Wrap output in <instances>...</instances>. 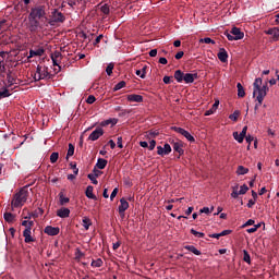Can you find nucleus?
Instances as JSON below:
<instances>
[{"label": "nucleus", "instance_id": "f257e3e1", "mask_svg": "<svg viewBox=\"0 0 279 279\" xmlns=\"http://www.w3.org/2000/svg\"><path fill=\"white\" fill-rule=\"evenodd\" d=\"M267 85H263V78L257 77L253 83V97H256L258 106H263L265 97H267Z\"/></svg>", "mask_w": 279, "mask_h": 279}, {"label": "nucleus", "instance_id": "f03ea898", "mask_svg": "<svg viewBox=\"0 0 279 279\" xmlns=\"http://www.w3.org/2000/svg\"><path fill=\"white\" fill-rule=\"evenodd\" d=\"M31 192L32 190H29V186H24L17 193H15L11 202L12 208H23L29 197Z\"/></svg>", "mask_w": 279, "mask_h": 279}, {"label": "nucleus", "instance_id": "7ed1b4c3", "mask_svg": "<svg viewBox=\"0 0 279 279\" xmlns=\"http://www.w3.org/2000/svg\"><path fill=\"white\" fill-rule=\"evenodd\" d=\"M197 73L191 74L182 72L181 70H177L174 72V80L178 82V84H182V82H185V84H193L195 80H197Z\"/></svg>", "mask_w": 279, "mask_h": 279}, {"label": "nucleus", "instance_id": "20e7f679", "mask_svg": "<svg viewBox=\"0 0 279 279\" xmlns=\"http://www.w3.org/2000/svg\"><path fill=\"white\" fill-rule=\"evenodd\" d=\"M35 82H40V80H51V73H49V68L45 65H37L36 73L34 74Z\"/></svg>", "mask_w": 279, "mask_h": 279}, {"label": "nucleus", "instance_id": "39448f33", "mask_svg": "<svg viewBox=\"0 0 279 279\" xmlns=\"http://www.w3.org/2000/svg\"><path fill=\"white\" fill-rule=\"evenodd\" d=\"M22 226L26 228L23 231V236L25 243H34V238H32V228H34V221L33 220H24L22 221Z\"/></svg>", "mask_w": 279, "mask_h": 279}, {"label": "nucleus", "instance_id": "423d86ee", "mask_svg": "<svg viewBox=\"0 0 279 279\" xmlns=\"http://www.w3.org/2000/svg\"><path fill=\"white\" fill-rule=\"evenodd\" d=\"M66 21V16H64V13L60 12L58 9H53L51 11L49 25H58V23H64Z\"/></svg>", "mask_w": 279, "mask_h": 279}, {"label": "nucleus", "instance_id": "0eeeda50", "mask_svg": "<svg viewBox=\"0 0 279 279\" xmlns=\"http://www.w3.org/2000/svg\"><path fill=\"white\" fill-rule=\"evenodd\" d=\"M225 36L228 40H243L245 33L241 32V28L234 26L231 28V32H225Z\"/></svg>", "mask_w": 279, "mask_h": 279}, {"label": "nucleus", "instance_id": "6e6552de", "mask_svg": "<svg viewBox=\"0 0 279 279\" xmlns=\"http://www.w3.org/2000/svg\"><path fill=\"white\" fill-rule=\"evenodd\" d=\"M46 14H47V12L45 11V5H37V7L31 9L28 16L31 19L40 21V19H45Z\"/></svg>", "mask_w": 279, "mask_h": 279}, {"label": "nucleus", "instance_id": "1a4fd4ad", "mask_svg": "<svg viewBox=\"0 0 279 279\" xmlns=\"http://www.w3.org/2000/svg\"><path fill=\"white\" fill-rule=\"evenodd\" d=\"M172 130L174 132H178V134H181V136H184V138H186V141H189L190 143H195V137L191 135L189 131L179 126H172Z\"/></svg>", "mask_w": 279, "mask_h": 279}, {"label": "nucleus", "instance_id": "9d476101", "mask_svg": "<svg viewBox=\"0 0 279 279\" xmlns=\"http://www.w3.org/2000/svg\"><path fill=\"white\" fill-rule=\"evenodd\" d=\"M28 29L29 32L36 34L40 29V20L28 16Z\"/></svg>", "mask_w": 279, "mask_h": 279}, {"label": "nucleus", "instance_id": "9b49d317", "mask_svg": "<svg viewBox=\"0 0 279 279\" xmlns=\"http://www.w3.org/2000/svg\"><path fill=\"white\" fill-rule=\"evenodd\" d=\"M45 234H48V236H58L60 234V227H51L47 226L44 229Z\"/></svg>", "mask_w": 279, "mask_h": 279}, {"label": "nucleus", "instance_id": "f8f14e48", "mask_svg": "<svg viewBox=\"0 0 279 279\" xmlns=\"http://www.w3.org/2000/svg\"><path fill=\"white\" fill-rule=\"evenodd\" d=\"M157 154L158 156H169L171 154V145L165 144L162 146H157Z\"/></svg>", "mask_w": 279, "mask_h": 279}, {"label": "nucleus", "instance_id": "ddd939ff", "mask_svg": "<svg viewBox=\"0 0 279 279\" xmlns=\"http://www.w3.org/2000/svg\"><path fill=\"white\" fill-rule=\"evenodd\" d=\"M100 136H104V129L97 128L89 134L88 138L89 141H98Z\"/></svg>", "mask_w": 279, "mask_h": 279}, {"label": "nucleus", "instance_id": "4468645a", "mask_svg": "<svg viewBox=\"0 0 279 279\" xmlns=\"http://www.w3.org/2000/svg\"><path fill=\"white\" fill-rule=\"evenodd\" d=\"M128 101L135 102V104H143V96L138 94H131L126 96Z\"/></svg>", "mask_w": 279, "mask_h": 279}, {"label": "nucleus", "instance_id": "2eb2a0df", "mask_svg": "<svg viewBox=\"0 0 279 279\" xmlns=\"http://www.w3.org/2000/svg\"><path fill=\"white\" fill-rule=\"evenodd\" d=\"M45 53V48H37L35 50H29V56L27 57V59L29 60L31 58H36V57H40Z\"/></svg>", "mask_w": 279, "mask_h": 279}, {"label": "nucleus", "instance_id": "dca6fc26", "mask_svg": "<svg viewBox=\"0 0 279 279\" xmlns=\"http://www.w3.org/2000/svg\"><path fill=\"white\" fill-rule=\"evenodd\" d=\"M266 34L272 36L275 40H279V27L269 28Z\"/></svg>", "mask_w": 279, "mask_h": 279}, {"label": "nucleus", "instance_id": "f3484780", "mask_svg": "<svg viewBox=\"0 0 279 279\" xmlns=\"http://www.w3.org/2000/svg\"><path fill=\"white\" fill-rule=\"evenodd\" d=\"M218 59L220 62H228V51H226V48H220Z\"/></svg>", "mask_w": 279, "mask_h": 279}, {"label": "nucleus", "instance_id": "a211bd4d", "mask_svg": "<svg viewBox=\"0 0 279 279\" xmlns=\"http://www.w3.org/2000/svg\"><path fill=\"white\" fill-rule=\"evenodd\" d=\"M184 250H187V252H192V254H195V256H202V251L197 250V247L193 245H185Z\"/></svg>", "mask_w": 279, "mask_h": 279}, {"label": "nucleus", "instance_id": "6ab92c4d", "mask_svg": "<svg viewBox=\"0 0 279 279\" xmlns=\"http://www.w3.org/2000/svg\"><path fill=\"white\" fill-rule=\"evenodd\" d=\"M172 147L177 151V154H179V156H182L184 154V149L182 148V144L180 142H174Z\"/></svg>", "mask_w": 279, "mask_h": 279}, {"label": "nucleus", "instance_id": "aec40b11", "mask_svg": "<svg viewBox=\"0 0 279 279\" xmlns=\"http://www.w3.org/2000/svg\"><path fill=\"white\" fill-rule=\"evenodd\" d=\"M93 191H94L93 185H88V186L86 187L85 195H86V197H88V199H97V197L95 196V194H93Z\"/></svg>", "mask_w": 279, "mask_h": 279}, {"label": "nucleus", "instance_id": "412c9836", "mask_svg": "<svg viewBox=\"0 0 279 279\" xmlns=\"http://www.w3.org/2000/svg\"><path fill=\"white\" fill-rule=\"evenodd\" d=\"M82 226L85 228V230H90V226H93V221L88 217H83Z\"/></svg>", "mask_w": 279, "mask_h": 279}, {"label": "nucleus", "instance_id": "4be33fe9", "mask_svg": "<svg viewBox=\"0 0 279 279\" xmlns=\"http://www.w3.org/2000/svg\"><path fill=\"white\" fill-rule=\"evenodd\" d=\"M107 165H108V160H106L104 158H98V160L96 162L97 169H106Z\"/></svg>", "mask_w": 279, "mask_h": 279}, {"label": "nucleus", "instance_id": "5701e85b", "mask_svg": "<svg viewBox=\"0 0 279 279\" xmlns=\"http://www.w3.org/2000/svg\"><path fill=\"white\" fill-rule=\"evenodd\" d=\"M130 208V203L125 198L120 199L119 210H128Z\"/></svg>", "mask_w": 279, "mask_h": 279}, {"label": "nucleus", "instance_id": "b1692460", "mask_svg": "<svg viewBox=\"0 0 279 279\" xmlns=\"http://www.w3.org/2000/svg\"><path fill=\"white\" fill-rule=\"evenodd\" d=\"M250 173V169L243 167V166H239L236 169V175H245Z\"/></svg>", "mask_w": 279, "mask_h": 279}, {"label": "nucleus", "instance_id": "393cba45", "mask_svg": "<svg viewBox=\"0 0 279 279\" xmlns=\"http://www.w3.org/2000/svg\"><path fill=\"white\" fill-rule=\"evenodd\" d=\"M238 88V97L243 98L245 97V88H243V85L241 83L236 84Z\"/></svg>", "mask_w": 279, "mask_h": 279}, {"label": "nucleus", "instance_id": "a878e982", "mask_svg": "<svg viewBox=\"0 0 279 279\" xmlns=\"http://www.w3.org/2000/svg\"><path fill=\"white\" fill-rule=\"evenodd\" d=\"M71 215V210H58L57 217H61V219H66Z\"/></svg>", "mask_w": 279, "mask_h": 279}, {"label": "nucleus", "instance_id": "bb28decb", "mask_svg": "<svg viewBox=\"0 0 279 279\" xmlns=\"http://www.w3.org/2000/svg\"><path fill=\"white\" fill-rule=\"evenodd\" d=\"M191 234H193V236H195L196 239H204V236H206V234L204 232H198L195 229H191L190 230Z\"/></svg>", "mask_w": 279, "mask_h": 279}, {"label": "nucleus", "instance_id": "cd10ccee", "mask_svg": "<svg viewBox=\"0 0 279 279\" xmlns=\"http://www.w3.org/2000/svg\"><path fill=\"white\" fill-rule=\"evenodd\" d=\"M3 217L4 221H7L8 223H12V221H14V215H12V213L5 211Z\"/></svg>", "mask_w": 279, "mask_h": 279}, {"label": "nucleus", "instance_id": "c85d7f7f", "mask_svg": "<svg viewBox=\"0 0 279 279\" xmlns=\"http://www.w3.org/2000/svg\"><path fill=\"white\" fill-rule=\"evenodd\" d=\"M36 217H38V215L35 213H28L27 215L23 214V219H25V221H32V219H36Z\"/></svg>", "mask_w": 279, "mask_h": 279}, {"label": "nucleus", "instance_id": "c756f323", "mask_svg": "<svg viewBox=\"0 0 279 279\" xmlns=\"http://www.w3.org/2000/svg\"><path fill=\"white\" fill-rule=\"evenodd\" d=\"M100 5V12L108 16L110 14V7L108 4H99Z\"/></svg>", "mask_w": 279, "mask_h": 279}, {"label": "nucleus", "instance_id": "7c9ffc66", "mask_svg": "<svg viewBox=\"0 0 279 279\" xmlns=\"http://www.w3.org/2000/svg\"><path fill=\"white\" fill-rule=\"evenodd\" d=\"M243 260L244 263H247V265H252V258L246 250L243 251Z\"/></svg>", "mask_w": 279, "mask_h": 279}, {"label": "nucleus", "instance_id": "2f4dec72", "mask_svg": "<svg viewBox=\"0 0 279 279\" xmlns=\"http://www.w3.org/2000/svg\"><path fill=\"white\" fill-rule=\"evenodd\" d=\"M233 138L238 143H243V141L245 140V137L242 136L241 133H239V132H233Z\"/></svg>", "mask_w": 279, "mask_h": 279}, {"label": "nucleus", "instance_id": "473e14b6", "mask_svg": "<svg viewBox=\"0 0 279 279\" xmlns=\"http://www.w3.org/2000/svg\"><path fill=\"white\" fill-rule=\"evenodd\" d=\"M73 154H75V146H73V144H69L66 160H69V158H71V156H73Z\"/></svg>", "mask_w": 279, "mask_h": 279}, {"label": "nucleus", "instance_id": "72a5a7b5", "mask_svg": "<svg viewBox=\"0 0 279 279\" xmlns=\"http://www.w3.org/2000/svg\"><path fill=\"white\" fill-rule=\"evenodd\" d=\"M232 190L233 191L231 193V197H233V199H236V197H239V195H241L239 192V185L233 186Z\"/></svg>", "mask_w": 279, "mask_h": 279}, {"label": "nucleus", "instance_id": "f704fd0d", "mask_svg": "<svg viewBox=\"0 0 279 279\" xmlns=\"http://www.w3.org/2000/svg\"><path fill=\"white\" fill-rule=\"evenodd\" d=\"M121 88H125V81H121L118 84H116L113 90L114 93H117V90H121Z\"/></svg>", "mask_w": 279, "mask_h": 279}, {"label": "nucleus", "instance_id": "c9c22d12", "mask_svg": "<svg viewBox=\"0 0 279 279\" xmlns=\"http://www.w3.org/2000/svg\"><path fill=\"white\" fill-rule=\"evenodd\" d=\"M199 43H205V45H215V40L210 37H205V38H202L199 39Z\"/></svg>", "mask_w": 279, "mask_h": 279}, {"label": "nucleus", "instance_id": "e433bc0d", "mask_svg": "<svg viewBox=\"0 0 279 279\" xmlns=\"http://www.w3.org/2000/svg\"><path fill=\"white\" fill-rule=\"evenodd\" d=\"M88 180H90L92 183L94 184H99V182L97 181V178H98V174H93V173H89L87 175Z\"/></svg>", "mask_w": 279, "mask_h": 279}, {"label": "nucleus", "instance_id": "4c0bfd02", "mask_svg": "<svg viewBox=\"0 0 279 279\" xmlns=\"http://www.w3.org/2000/svg\"><path fill=\"white\" fill-rule=\"evenodd\" d=\"M145 70H146V66H144L142 70H136L135 75H137L142 80H145Z\"/></svg>", "mask_w": 279, "mask_h": 279}, {"label": "nucleus", "instance_id": "58836bf2", "mask_svg": "<svg viewBox=\"0 0 279 279\" xmlns=\"http://www.w3.org/2000/svg\"><path fill=\"white\" fill-rule=\"evenodd\" d=\"M102 265L104 260L101 258L92 262V267H102Z\"/></svg>", "mask_w": 279, "mask_h": 279}, {"label": "nucleus", "instance_id": "ea45409f", "mask_svg": "<svg viewBox=\"0 0 279 279\" xmlns=\"http://www.w3.org/2000/svg\"><path fill=\"white\" fill-rule=\"evenodd\" d=\"M5 97H10V90H8V88L0 90V98L3 99Z\"/></svg>", "mask_w": 279, "mask_h": 279}, {"label": "nucleus", "instance_id": "a19ab883", "mask_svg": "<svg viewBox=\"0 0 279 279\" xmlns=\"http://www.w3.org/2000/svg\"><path fill=\"white\" fill-rule=\"evenodd\" d=\"M58 158H59V154H58V153H52V154L50 155V162H51L52 165H54V162H58Z\"/></svg>", "mask_w": 279, "mask_h": 279}, {"label": "nucleus", "instance_id": "79ce46f5", "mask_svg": "<svg viewBox=\"0 0 279 279\" xmlns=\"http://www.w3.org/2000/svg\"><path fill=\"white\" fill-rule=\"evenodd\" d=\"M160 134L159 130H150L148 131V136H150L151 138H156V136H158Z\"/></svg>", "mask_w": 279, "mask_h": 279}, {"label": "nucleus", "instance_id": "37998d69", "mask_svg": "<svg viewBox=\"0 0 279 279\" xmlns=\"http://www.w3.org/2000/svg\"><path fill=\"white\" fill-rule=\"evenodd\" d=\"M247 191H250V187H247L246 184L241 185V187L239 190L240 195H245V193H247Z\"/></svg>", "mask_w": 279, "mask_h": 279}, {"label": "nucleus", "instance_id": "c03bdc74", "mask_svg": "<svg viewBox=\"0 0 279 279\" xmlns=\"http://www.w3.org/2000/svg\"><path fill=\"white\" fill-rule=\"evenodd\" d=\"M60 204H69V197L64 196L63 193H60Z\"/></svg>", "mask_w": 279, "mask_h": 279}, {"label": "nucleus", "instance_id": "a18cd8bd", "mask_svg": "<svg viewBox=\"0 0 279 279\" xmlns=\"http://www.w3.org/2000/svg\"><path fill=\"white\" fill-rule=\"evenodd\" d=\"M113 69H114V64L110 63V64L106 68V73H107V75H112Z\"/></svg>", "mask_w": 279, "mask_h": 279}, {"label": "nucleus", "instance_id": "49530a36", "mask_svg": "<svg viewBox=\"0 0 279 279\" xmlns=\"http://www.w3.org/2000/svg\"><path fill=\"white\" fill-rule=\"evenodd\" d=\"M70 167L73 169V173H75V175H77L80 173V169L77 168V163H70Z\"/></svg>", "mask_w": 279, "mask_h": 279}, {"label": "nucleus", "instance_id": "de8ad7c7", "mask_svg": "<svg viewBox=\"0 0 279 279\" xmlns=\"http://www.w3.org/2000/svg\"><path fill=\"white\" fill-rule=\"evenodd\" d=\"M95 101H97V98H95V96L93 95H89L86 99V104H89V105L95 104Z\"/></svg>", "mask_w": 279, "mask_h": 279}, {"label": "nucleus", "instance_id": "09e8293b", "mask_svg": "<svg viewBox=\"0 0 279 279\" xmlns=\"http://www.w3.org/2000/svg\"><path fill=\"white\" fill-rule=\"evenodd\" d=\"M60 58H62V53H60V51H54V52L51 54V59L60 60Z\"/></svg>", "mask_w": 279, "mask_h": 279}, {"label": "nucleus", "instance_id": "8fccbe9b", "mask_svg": "<svg viewBox=\"0 0 279 279\" xmlns=\"http://www.w3.org/2000/svg\"><path fill=\"white\" fill-rule=\"evenodd\" d=\"M118 193H119V187H114L111 195H110V201L111 202L117 197Z\"/></svg>", "mask_w": 279, "mask_h": 279}, {"label": "nucleus", "instance_id": "3c124183", "mask_svg": "<svg viewBox=\"0 0 279 279\" xmlns=\"http://www.w3.org/2000/svg\"><path fill=\"white\" fill-rule=\"evenodd\" d=\"M239 111H234L232 114L229 116V119H231V121H236V119H239Z\"/></svg>", "mask_w": 279, "mask_h": 279}, {"label": "nucleus", "instance_id": "603ef678", "mask_svg": "<svg viewBox=\"0 0 279 279\" xmlns=\"http://www.w3.org/2000/svg\"><path fill=\"white\" fill-rule=\"evenodd\" d=\"M245 141L246 143H248L247 149H250V145H252V141H254V137L252 135H246Z\"/></svg>", "mask_w": 279, "mask_h": 279}, {"label": "nucleus", "instance_id": "864d4df0", "mask_svg": "<svg viewBox=\"0 0 279 279\" xmlns=\"http://www.w3.org/2000/svg\"><path fill=\"white\" fill-rule=\"evenodd\" d=\"M148 149H149L150 151H153V149H156V142H155L154 140H151V141L149 142Z\"/></svg>", "mask_w": 279, "mask_h": 279}, {"label": "nucleus", "instance_id": "5fc2aeb1", "mask_svg": "<svg viewBox=\"0 0 279 279\" xmlns=\"http://www.w3.org/2000/svg\"><path fill=\"white\" fill-rule=\"evenodd\" d=\"M255 221L253 219H248L243 226L242 228H247V226H254Z\"/></svg>", "mask_w": 279, "mask_h": 279}, {"label": "nucleus", "instance_id": "6e6d98bb", "mask_svg": "<svg viewBox=\"0 0 279 279\" xmlns=\"http://www.w3.org/2000/svg\"><path fill=\"white\" fill-rule=\"evenodd\" d=\"M228 234H232V230L228 229L220 232V236H228Z\"/></svg>", "mask_w": 279, "mask_h": 279}, {"label": "nucleus", "instance_id": "4d7b16f0", "mask_svg": "<svg viewBox=\"0 0 279 279\" xmlns=\"http://www.w3.org/2000/svg\"><path fill=\"white\" fill-rule=\"evenodd\" d=\"M117 145L120 149H123V137H118Z\"/></svg>", "mask_w": 279, "mask_h": 279}, {"label": "nucleus", "instance_id": "13d9d810", "mask_svg": "<svg viewBox=\"0 0 279 279\" xmlns=\"http://www.w3.org/2000/svg\"><path fill=\"white\" fill-rule=\"evenodd\" d=\"M149 56H150V58H156V56H158V50L157 49H151L149 51Z\"/></svg>", "mask_w": 279, "mask_h": 279}, {"label": "nucleus", "instance_id": "bf43d9fd", "mask_svg": "<svg viewBox=\"0 0 279 279\" xmlns=\"http://www.w3.org/2000/svg\"><path fill=\"white\" fill-rule=\"evenodd\" d=\"M183 57H184V51H179V52L174 56L175 60H181V58H183Z\"/></svg>", "mask_w": 279, "mask_h": 279}, {"label": "nucleus", "instance_id": "052dcab7", "mask_svg": "<svg viewBox=\"0 0 279 279\" xmlns=\"http://www.w3.org/2000/svg\"><path fill=\"white\" fill-rule=\"evenodd\" d=\"M240 135H242L245 138V136L247 135V126H243Z\"/></svg>", "mask_w": 279, "mask_h": 279}, {"label": "nucleus", "instance_id": "680f3d73", "mask_svg": "<svg viewBox=\"0 0 279 279\" xmlns=\"http://www.w3.org/2000/svg\"><path fill=\"white\" fill-rule=\"evenodd\" d=\"M75 178H77V174H68V180H70V182H73V180H75Z\"/></svg>", "mask_w": 279, "mask_h": 279}, {"label": "nucleus", "instance_id": "e2e57ef3", "mask_svg": "<svg viewBox=\"0 0 279 279\" xmlns=\"http://www.w3.org/2000/svg\"><path fill=\"white\" fill-rule=\"evenodd\" d=\"M210 114H215V110L213 108L205 112V117H210Z\"/></svg>", "mask_w": 279, "mask_h": 279}, {"label": "nucleus", "instance_id": "0e129e2a", "mask_svg": "<svg viewBox=\"0 0 279 279\" xmlns=\"http://www.w3.org/2000/svg\"><path fill=\"white\" fill-rule=\"evenodd\" d=\"M163 83L171 84V76H163Z\"/></svg>", "mask_w": 279, "mask_h": 279}, {"label": "nucleus", "instance_id": "69168bd1", "mask_svg": "<svg viewBox=\"0 0 279 279\" xmlns=\"http://www.w3.org/2000/svg\"><path fill=\"white\" fill-rule=\"evenodd\" d=\"M254 204H256V201H254V198L250 199L247 203V207L252 208V206H254Z\"/></svg>", "mask_w": 279, "mask_h": 279}, {"label": "nucleus", "instance_id": "338daca9", "mask_svg": "<svg viewBox=\"0 0 279 279\" xmlns=\"http://www.w3.org/2000/svg\"><path fill=\"white\" fill-rule=\"evenodd\" d=\"M167 58H165V57H161V58H159V64H167Z\"/></svg>", "mask_w": 279, "mask_h": 279}, {"label": "nucleus", "instance_id": "774afa93", "mask_svg": "<svg viewBox=\"0 0 279 279\" xmlns=\"http://www.w3.org/2000/svg\"><path fill=\"white\" fill-rule=\"evenodd\" d=\"M109 145L111 149H114V147H117V143H114L112 140L109 141Z\"/></svg>", "mask_w": 279, "mask_h": 279}]
</instances>
